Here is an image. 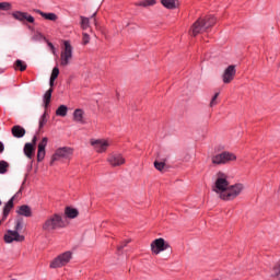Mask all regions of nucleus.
Wrapping results in <instances>:
<instances>
[{
    "label": "nucleus",
    "instance_id": "1",
    "mask_svg": "<svg viewBox=\"0 0 280 280\" xmlns=\"http://www.w3.org/2000/svg\"><path fill=\"white\" fill-rule=\"evenodd\" d=\"M65 226L66 224L62 215L59 213H54L42 224V230L46 233H51V231H58V229H65Z\"/></svg>",
    "mask_w": 280,
    "mask_h": 280
},
{
    "label": "nucleus",
    "instance_id": "2",
    "mask_svg": "<svg viewBox=\"0 0 280 280\" xmlns=\"http://www.w3.org/2000/svg\"><path fill=\"white\" fill-rule=\"evenodd\" d=\"M230 185L231 183H229V175L222 172H218L217 179L212 186V191H214V194H219V198H220V196H222V194L226 191V188Z\"/></svg>",
    "mask_w": 280,
    "mask_h": 280
},
{
    "label": "nucleus",
    "instance_id": "3",
    "mask_svg": "<svg viewBox=\"0 0 280 280\" xmlns=\"http://www.w3.org/2000/svg\"><path fill=\"white\" fill-rule=\"evenodd\" d=\"M244 191V184L237 183L226 187V190L220 195V199L229 202L231 200H235L240 194Z\"/></svg>",
    "mask_w": 280,
    "mask_h": 280
},
{
    "label": "nucleus",
    "instance_id": "4",
    "mask_svg": "<svg viewBox=\"0 0 280 280\" xmlns=\"http://www.w3.org/2000/svg\"><path fill=\"white\" fill-rule=\"evenodd\" d=\"M71 60H73V46H71V42H63V49L60 54V66L69 67L71 65Z\"/></svg>",
    "mask_w": 280,
    "mask_h": 280
},
{
    "label": "nucleus",
    "instance_id": "5",
    "mask_svg": "<svg viewBox=\"0 0 280 280\" xmlns=\"http://www.w3.org/2000/svg\"><path fill=\"white\" fill-rule=\"evenodd\" d=\"M163 250H171L172 253V245L165 242V238H155L151 243V253H153V255H160V253H163Z\"/></svg>",
    "mask_w": 280,
    "mask_h": 280
},
{
    "label": "nucleus",
    "instance_id": "6",
    "mask_svg": "<svg viewBox=\"0 0 280 280\" xmlns=\"http://www.w3.org/2000/svg\"><path fill=\"white\" fill-rule=\"evenodd\" d=\"M237 156L235 154L224 151L220 154L212 156V163L213 165H224L225 163H229V161H236Z\"/></svg>",
    "mask_w": 280,
    "mask_h": 280
},
{
    "label": "nucleus",
    "instance_id": "7",
    "mask_svg": "<svg viewBox=\"0 0 280 280\" xmlns=\"http://www.w3.org/2000/svg\"><path fill=\"white\" fill-rule=\"evenodd\" d=\"M72 257L73 254L71 252H66L50 262V268H62V266H67L71 261Z\"/></svg>",
    "mask_w": 280,
    "mask_h": 280
},
{
    "label": "nucleus",
    "instance_id": "8",
    "mask_svg": "<svg viewBox=\"0 0 280 280\" xmlns=\"http://www.w3.org/2000/svg\"><path fill=\"white\" fill-rule=\"evenodd\" d=\"M73 155V149L69 147H62L56 150L54 153L50 165H54L55 161H60V159H70Z\"/></svg>",
    "mask_w": 280,
    "mask_h": 280
},
{
    "label": "nucleus",
    "instance_id": "9",
    "mask_svg": "<svg viewBox=\"0 0 280 280\" xmlns=\"http://www.w3.org/2000/svg\"><path fill=\"white\" fill-rule=\"evenodd\" d=\"M11 16L15 20L19 21L20 23L25 24L26 23H31L32 25H34V23H36V20L32 16V14L27 13V12H23V11H13L11 13Z\"/></svg>",
    "mask_w": 280,
    "mask_h": 280
},
{
    "label": "nucleus",
    "instance_id": "10",
    "mask_svg": "<svg viewBox=\"0 0 280 280\" xmlns=\"http://www.w3.org/2000/svg\"><path fill=\"white\" fill-rule=\"evenodd\" d=\"M23 194V186L19 189V191L4 205L3 207V214H2V220H7L8 217L10 215V212L12 209H14V200L19 198Z\"/></svg>",
    "mask_w": 280,
    "mask_h": 280
},
{
    "label": "nucleus",
    "instance_id": "11",
    "mask_svg": "<svg viewBox=\"0 0 280 280\" xmlns=\"http://www.w3.org/2000/svg\"><path fill=\"white\" fill-rule=\"evenodd\" d=\"M5 244H12V242H25V236L19 234L18 231L8 230L3 237Z\"/></svg>",
    "mask_w": 280,
    "mask_h": 280
},
{
    "label": "nucleus",
    "instance_id": "12",
    "mask_svg": "<svg viewBox=\"0 0 280 280\" xmlns=\"http://www.w3.org/2000/svg\"><path fill=\"white\" fill-rule=\"evenodd\" d=\"M236 73L235 65L229 66L222 74L223 84H231L235 80Z\"/></svg>",
    "mask_w": 280,
    "mask_h": 280
},
{
    "label": "nucleus",
    "instance_id": "13",
    "mask_svg": "<svg viewBox=\"0 0 280 280\" xmlns=\"http://www.w3.org/2000/svg\"><path fill=\"white\" fill-rule=\"evenodd\" d=\"M107 162L112 167H120L126 164V158L121 153H112L108 155Z\"/></svg>",
    "mask_w": 280,
    "mask_h": 280
},
{
    "label": "nucleus",
    "instance_id": "14",
    "mask_svg": "<svg viewBox=\"0 0 280 280\" xmlns=\"http://www.w3.org/2000/svg\"><path fill=\"white\" fill-rule=\"evenodd\" d=\"M207 31V26L205 25V20L199 18L190 27L191 36L196 37L198 34H202Z\"/></svg>",
    "mask_w": 280,
    "mask_h": 280
},
{
    "label": "nucleus",
    "instance_id": "15",
    "mask_svg": "<svg viewBox=\"0 0 280 280\" xmlns=\"http://www.w3.org/2000/svg\"><path fill=\"white\" fill-rule=\"evenodd\" d=\"M91 145L94 148L95 152H97L98 154H102L104 152H106V150H108V148L110 147V143H108L107 140H91Z\"/></svg>",
    "mask_w": 280,
    "mask_h": 280
},
{
    "label": "nucleus",
    "instance_id": "16",
    "mask_svg": "<svg viewBox=\"0 0 280 280\" xmlns=\"http://www.w3.org/2000/svg\"><path fill=\"white\" fill-rule=\"evenodd\" d=\"M49 139L47 137H44L42 141L38 143V149H37V162L40 163L42 161L45 160V154L46 151L45 149L47 148Z\"/></svg>",
    "mask_w": 280,
    "mask_h": 280
},
{
    "label": "nucleus",
    "instance_id": "17",
    "mask_svg": "<svg viewBox=\"0 0 280 280\" xmlns=\"http://www.w3.org/2000/svg\"><path fill=\"white\" fill-rule=\"evenodd\" d=\"M18 215H22L23 218H32V207L27 205H22L16 210Z\"/></svg>",
    "mask_w": 280,
    "mask_h": 280
},
{
    "label": "nucleus",
    "instance_id": "18",
    "mask_svg": "<svg viewBox=\"0 0 280 280\" xmlns=\"http://www.w3.org/2000/svg\"><path fill=\"white\" fill-rule=\"evenodd\" d=\"M25 133V128H23L21 125H15L11 128V135L15 137V139H23Z\"/></svg>",
    "mask_w": 280,
    "mask_h": 280
},
{
    "label": "nucleus",
    "instance_id": "19",
    "mask_svg": "<svg viewBox=\"0 0 280 280\" xmlns=\"http://www.w3.org/2000/svg\"><path fill=\"white\" fill-rule=\"evenodd\" d=\"M73 121H77V124H86V120H84V109L78 108L73 112Z\"/></svg>",
    "mask_w": 280,
    "mask_h": 280
},
{
    "label": "nucleus",
    "instance_id": "20",
    "mask_svg": "<svg viewBox=\"0 0 280 280\" xmlns=\"http://www.w3.org/2000/svg\"><path fill=\"white\" fill-rule=\"evenodd\" d=\"M34 12L39 14V16H43L46 21H58V15L56 13H45L39 9H35Z\"/></svg>",
    "mask_w": 280,
    "mask_h": 280
},
{
    "label": "nucleus",
    "instance_id": "21",
    "mask_svg": "<svg viewBox=\"0 0 280 280\" xmlns=\"http://www.w3.org/2000/svg\"><path fill=\"white\" fill-rule=\"evenodd\" d=\"M160 3L163 8H166V10H176V8H178V0H160Z\"/></svg>",
    "mask_w": 280,
    "mask_h": 280
},
{
    "label": "nucleus",
    "instance_id": "22",
    "mask_svg": "<svg viewBox=\"0 0 280 280\" xmlns=\"http://www.w3.org/2000/svg\"><path fill=\"white\" fill-rule=\"evenodd\" d=\"M202 21H203V25H206V30L213 27V25L218 23V20L213 15H207L206 18H202Z\"/></svg>",
    "mask_w": 280,
    "mask_h": 280
},
{
    "label": "nucleus",
    "instance_id": "23",
    "mask_svg": "<svg viewBox=\"0 0 280 280\" xmlns=\"http://www.w3.org/2000/svg\"><path fill=\"white\" fill-rule=\"evenodd\" d=\"M24 154L27 159H34V154H36V147L25 143Z\"/></svg>",
    "mask_w": 280,
    "mask_h": 280
},
{
    "label": "nucleus",
    "instance_id": "24",
    "mask_svg": "<svg viewBox=\"0 0 280 280\" xmlns=\"http://www.w3.org/2000/svg\"><path fill=\"white\" fill-rule=\"evenodd\" d=\"M65 215H67L70 220H74V218H78V215H80V211H78V209L75 208L66 207Z\"/></svg>",
    "mask_w": 280,
    "mask_h": 280
},
{
    "label": "nucleus",
    "instance_id": "25",
    "mask_svg": "<svg viewBox=\"0 0 280 280\" xmlns=\"http://www.w3.org/2000/svg\"><path fill=\"white\" fill-rule=\"evenodd\" d=\"M51 93H54V88H50L44 94V106H45V108H48L49 104H51Z\"/></svg>",
    "mask_w": 280,
    "mask_h": 280
},
{
    "label": "nucleus",
    "instance_id": "26",
    "mask_svg": "<svg viewBox=\"0 0 280 280\" xmlns=\"http://www.w3.org/2000/svg\"><path fill=\"white\" fill-rule=\"evenodd\" d=\"M67 113H69V107H67V105H60L56 109L57 117H67Z\"/></svg>",
    "mask_w": 280,
    "mask_h": 280
},
{
    "label": "nucleus",
    "instance_id": "27",
    "mask_svg": "<svg viewBox=\"0 0 280 280\" xmlns=\"http://www.w3.org/2000/svg\"><path fill=\"white\" fill-rule=\"evenodd\" d=\"M136 5L140 8H150V5H156V0H142L137 2Z\"/></svg>",
    "mask_w": 280,
    "mask_h": 280
},
{
    "label": "nucleus",
    "instance_id": "28",
    "mask_svg": "<svg viewBox=\"0 0 280 280\" xmlns=\"http://www.w3.org/2000/svg\"><path fill=\"white\" fill-rule=\"evenodd\" d=\"M271 277L273 279H280V260L272 267Z\"/></svg>",
    "mask_w": 280,
    "mask_h": 280
},
{
    "label": "nucleus",
    "instance_id": "29",
    "mask_svg": "<svg viewBox=\"0 0 280 280\" xmlns=\"http://www.w3.org/2000/svg\"><path fill=\"white\" fill-rule=\"evenodd\" d=\"M8 170H10V163L5 160L0 161V174H8Z\"/></svg>",
    "mask_w": 280,
    "mask_h": 280
},
{
    "label": "nucleus",
    "instance_id": "30",
    "mask_svg": "<svg viewBox=\"0 0 280 280\" xmlns=\"http://www.w3.org/2000/svg\"><path fill=\"white\" fill-rule=\"evenodd\" d=\"M15 69H19V71H25L27 69V65H25V62H23V60L18 59L15 61Z\"/></svg>",
    "mask_w": 280,
    "mask_h": 280
},
{
    "label": "nucleus",
    "instance_id": "31",
    "mask_svg": "<svg viewBox=\"0 0 280 280\" xmlns=\"http://www.w3.org/2000/svg\"><path fill=\"white\" fill-rule=\"evenodd\" d=\"M153 165L155 170H158V172H163V170H165V162H160L155 160Z\"/></svg>",
    "mask_w": 280,
    "mask_h": 280
},
{
    "label": "nucleus",
    "instance_id": "32",
    "mask_svg": "<svg viewBox=\"0 0 280 280\" xmlns=\"http://www.w3.org/2000/svg\"><path fill=\"white\" fill-rule=\"evenodd\" d=\"M218 97H220V92H217L211 101H210V108H213V106H218Z\"/></svg>",
    "mask_w": 280,
    "mask_h": 280
},
{
    "label": "nucleus",
    "instance_id": "33",
    "mask_svg": "<svg viewBox=\"0 0 280 280\" xmlns=\"http://www.w3.org/2000/svg\"><path fill=\"white\" fill-rule=\"evenodd\" d=\"M89 18L81 16V27L82 30H89Z\"/></svg>",
    "mask_w": 280,
    "mask_h": 280
},
{
    "label": "nucleus",
    "instance_id": "34",
    "mask_svg": "<svg viewBox=\"0 0 280 280\" xmlns=\"http://www.w3.org/2000/svg\"><path fill=\"white\" fill-rule=\"evenodd\" d=\"M47 124V113H44L39 119V130Z\"/></svg>",
    "mask_w": 280,
    "mask_h": 280
},
{
    "label": "nucleus",
    "instance_id": "35",
    "mask_svg": "<svg viewBox=\"0 0 280 280\" xmlns=\"http://www.w3.org/2000/svg\"><path fill=\"white\" fill-rule=\"evenodd\" d=\"M0 10H4V11L12 10V3H10V2H0Z\"/></svg>",
    "mask_w": 280,
    "mask_h": 280
},
{
    "label": "nucleus",
    "instance_id": "36",
    "mask_svg": "<svg viewBox=\"0 0 280 280\" xmlns=\"http://www.w3.org/2000/svg\"><path fill=\"white\" fill-rule=\"evenodd\" d=\"M58 75H60V69H58V67H55V68L52 69L50 79H52V80H58Z\"/></svg>",
    "mask_w": 280,
    "mask_h": 280
},
{
    "label": "nucleus",
    "instance_id": "37",
    "mask_svg": "<svg viewBox=\"0 0 280 280\" xmlns=\"http://www.w3.org/2000/svg\"><path fill=\"white\" fill-rule=\"evenodd\" d=\"M130 244V240H125L122 243H120V245L117 246V252L121 253L122 248H126V246H128Z\"/></svg>",
    "mask_w": 280,
    "mask_h": 280
},
{
    "label": "nucleus",
    "instance_id": "38",
    "mask_svg": "<svg viewBox=\"0 0 280 280\" xmlns=\"http://www.w3.org/2000/svg\"><path fill=\"white\" fill-rule=\"evenodd\" d=\"M18 233L19 231H23V219H18L15 224V230Z\"/></svg>",
    "mask_w": 280,
    "mask_h": 280
},
{
    "label": "nucleus",
    "instance_id": "39",
    "mask_svg": "<svg viewBox=\"0 0 280 280\" xmlns=\"http://www.w3.org/2000/svg\"><path fill=\"white\" fill-rule=\"evenodd\" d=\"M89 43H91V37L88 33H83L82 45H89Z\"/></svg>",
    "mask_w": 280,
    "mask_h": 280
},
{
    "label": "nucleus",
    "instance_id": "40",
    "mask_svg": "<svg viewBox=\"0 0 280 280\" xmlns=\"http://www.w3.org/2000/svg\"><path fill=\"white\" fill-rule=\"evenodd\" d=\"M36 141H38V138L34 136L32 139V142H27L26 144H30V145H33V148H36Z\"/></svg>",
    "mask_w": 280,
    "mask_h": 280
},
{
    "label": "nucleus",
    "instance_id": "41",
    "mask_svg": "<svg viewBox=\"0 0 280 280\" xmlns=\"http://www.w3.org/2000/svg\"><path fill=\"white\" fill-rule=\"evenodd\" d=\"M48 47H50L52 54H56V47L54 46V44L51 42H48Z\"/></svg>",
    "mask_w": 280,
    "mask_h": 280
},
{
    "label": "nucleus",
    "instance_id": "42",
    "mask_svg": "<svg viewBox=\"0 0 280 280\" xmlns=\"http://www.w3.org/2000/svg\"><path fill=\"white\" fill-rule=\"evenodd\" d=\"M5 150V145L3 142L0 141V154H3V151Z\"/></svg>",
    "mask_w": 280,
    "mask_h": 280
},
{
    "label": "nucleus",
    "instance_id": "43",
    "mask_svg": "<svg viewBox=\"0 0 280 280\" xmlns=\"http://www.w3.org/2000/svg\"><path fill=\"white\" fill-rule=\"evenodd\" d=\"M56 82V79H51L49 80V86L50 89L54 88V83Z\"/></svg>",
    "mask_w": 280,
    "mask_h": 280
},
{
    "label": "nucleus",
    "instance_id": "44",
    "mask_svg": "<svg viewBox=\"0 0 280 280\" xmlns=\"http://www.w3.org/2000/svg\"><path fill=\"white\" fill-rule=\"evenodd\" d=\"M96 14H97V12H94L93 15H92V18L95 16Z\"/></svg>",
    "mask_w": 280,
    "mask_h": 280
},
{
    "label": "nucleus",
    "instance_id": "45",
    "mask_svg": "<svg viewBox=\"0 0 280 280\" xmlns=\"http://www.w3.org/2000/svg\"><path fill=\"white\" fill-rule=\"evenodd\" d=\"M0 207H1V200H0Z\"/></svg>",
    "mask_w": 280,
    "mask_h": 280
},
{
    "label": "nucleus",
    "instance_id": "46",
    "mask_svg": "<svg viewBox=\"0 0 280 280\" xmlns=\"http://www.w3.org/2000/svg\"><path fill=\"white\" fill-rule=\"evenodd\" d=\"M0 224H1V221H0Z\"/></svg>",
    "mask_w": 280,
    "mask_h": 280
}]
</instances>
